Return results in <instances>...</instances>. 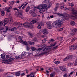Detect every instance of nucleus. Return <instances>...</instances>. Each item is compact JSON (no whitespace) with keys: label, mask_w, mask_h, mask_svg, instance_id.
<instances>
[{"label":"nucleus","mask_w":77,"mask_h":77,"mask_svg":"<svg viewBox=\"0 0 77 77\" xmlns=\"http://www.w3.org/2000/svg\"><path fill=\"white\" fill-rule=\"evenodd\" d=\"M63 17H64V18H60L59 19L57 20L54 21L52 24L53 27H57L59 25H61L63 24V22L65 21V20H68L70 17L69 15L66 13L64 15Z\"/></svg>","instance_id":"f257e3e1"},{"label":"nucleus","mask_w":77,"mask_h":77,"mask_svg":"<svg viewBox=\"0 0 77 77\" xmlns=\"http://www.w3.org/2000/svg\"><path fill=\"white\" fill-rule=\"evenodd\" d=\"M35 9H39V11L40 13H42L45 12V11L47 10V5L46 4L41 5L38 6V8L35 7Z\"/></svg>","instance_id":"f03ea898"},{"label":"nucleus","mask_w":77,"mask_h":77,"mask_svg":"<svg viewBox=\"0 0 77 77\" xmlns=\"http://www.w3.org/2000/svg\"><path fill=\"white\" fill-rule=\"evenodd\" d=\"M8 23V19H5L4 20L0 21V26H5Z\"/></svg>","instance_id":"7ed1b4c3"},{"label":"nucleus","mask_w":77,"mask_h":77,"mask_svg":"<svg viewBox=\"0 0 77 77\" xmlns=\"http://www.w3.org/2000/svg\"><path fill=\"white\" fill-rule=\"evenodd\" d=\"M23 26H24L26 28H31V29H33V27L32 24H30L27 23H24L22 24Z\"/></svg>","instance_id":"20e7f679"},{"label":"nucleus","mask_w":77,"mask_h":77,"mask_svg":"<svg viewBox=\"0 0 77 77\" xmlns=\"http://www.w3.org/2000/svg\"><path fill=\"white\" fill-rule=\"evenodd\" d=\"M15 15L17 17L19 18H20L21 19H25V20H27V18L26 17H23V15H22V13L20 12H16L15 13Z\"/></svg>","instance_id":"39448f33"},{"label":"nucleus","mask_w":77,"mask_h":77,"mask_svg":"<svg viewBox=\"0 0 77 77\" xmlns=\"http://www.w3.org/2000/svg\"><path fill=\"white\" fill-rule=\"evenodd\" d=\"M77 48V45H72L69 47V50L71 51L74 50H75Z\"/></svg>","instance_id":"423d86ee"},{"label":"nucleus","mask_w":77,"mask_h":77,"mask_svg":"<svg viewBox=\"0 0 77 77\" xmlns=\"http://www.w3.org/2000/svg\"><path fill=\"white\" fill-rule=\"evenodd\" d=\"M77 30V29L75 28L72 29L71 31V35H75V32H76Z\"/></svg>","instance_id":"0eeeda50"},{"label":"nucleus","mask_w":77,"mask_h":77,"mask_svg":"<svg viewBox=\"0 0 77 77\" xmlns=\"http://www.w3.org/2000/svg\"><path fill=\"white\" fill-rule=\"evenodd\" d=\"M17 25L18 26H19L17 27V29H21L22 27L23 26V25L22 24V23H21L20 22H17L16 23Z\"/></svg>","instance_id":"6e6552de"},{"label":"nucleus","mask_w":77,"mask_h":77,"mask_svg":"<svg viewBox=\"0 0 77 77\" xmlns=\"http://www.w3.org/2000/svg\"><path fill=\"white\" fill-rule=\"evenodd\" d=\"M43 35H47L48 33V30H47V29H45L43 30Z\"/></svg>","instance_id":"1a4fd4ad"},{"label":"nucleus","mask_w":77,"mask_h":77,"mask_svg":"<svg viewBox=\"0 0 77 77\" xmlns=\"http://www.w3.org/2000/svg\"><path fill=\"white\" fill-rule=\"evenodd\" d=\"M2 63H8L10 64L12 62L7 60H3L2 61Z\"/></svg>","instance_id":"9d476101"},{"label":"nucleus","mask_w":77,"mask_h":77,"mask_svg":"<svg viewBox=\"0 0 77 77\" xmlns=\"http://www.w3.org/2000/svg\"><path fill=\"white\" fill-rule=\"evenodd\" d=\"M72 14H73V15H75V16H76V17H77V11H75L74 8H72Z\"/></svg>","instance_id":"9b49d317"},{"label":"nucleus","mask_w":77,"mask_h":77,"mask_svg":"<svg viewBox=\"0 0 77 77\" xmlns=\"http://www.w3.org/2000/svg\"><path fill=\"white\" fill-rule=\"evenodd\" d=\"M60 69H61V70H62V71H65L66 70V69L65 67V66H61L60 67Z\"/></svg>","instance_id":"f8f14e48"},{"label":"nucleus","mask_w":77,"mask_h":77,"mask_svg":"<svg viewBox=\"0 0 77 77\" xmlns=\"http://www.w3.org/2000/svg\"><path fill=\"white\" fill-rule=\"evenodd\" d=\"M72 56L71 55H70L68 56L67 57H66V58H64L63 60L64 61H66V60H67L68 59H69L70 57H72Z\"/></svg>","instance_id":"ddd939ff"},{"label":"nucleus","mask_w":77,"mask_h":77,"mask_svg":"<svg viewBox=\"0 0 77 77\" xmlns=\"http://www.w3.org/2000/svg\"><path fill=\"white\" fill-rule=\"evenodd\" d=\"M47 24L48 26H47V28L48 29H51V28H52L51 25L50 23H48Z\"/></svg>","instance_id":"4468645a"},{"label":"nucleus","mask_w":77,"mask_h":77,"mask_svg":"<svg viewBox=\"0 0 77 77\" xmlns=\"http://www.w3.org/2000/svg\"><path fill=\"white\" fill-rule=\"evenodd\" d=\"M54 14H57V15H58V16H59V17H63V16H64V15L63 14H60V13H55Z\"/></svg>","instance_id":"2eb2a0df"},{"label":"nucleus","mask_w":77,"mask_h":77,"mask_svg":"<svg viewBox=\"0 0 77 77\" xmlns=\"http://www.w3.org/2000/svg\"><path fill=\"white\" fill-rule=\"evenodd\" d=\"M8 22H9L10 24H12V23L13 21L12 18H9V19H8Z\"/></svg>","instance_id":"dca6fc26"},{"label":"nucleus","mask_w":77,"mask_h":77,"mask_svg":"<svg viewBox=\"0 0 77 77\" xmlns=\"http://www.w3.org/2000/svg\"><path fill=\"white\" fill-rule=\"evenodd\" d=\"M70 18L71 19H72V20H75V19L77 18V17L72 15L71 16Z\"/></svg>","instance_id":"f3484780"},{"label":"nucleus","mask_w":77,"mask_h":77,"mask_svg":"<svg viewBox=\"0 0 77 77\" xmlns=\"http://www.w3.org/2000/svg\"><path fill=\"white\" fill-rule=\"evenodd\" d=\"M36 13L33 12H32L31 14V16L32 17H36Z\"/></svg>","instance_id":"a211bd4d"},{"label":"nucleus","mask_w":77,"mask_h":77,"mask_svg":"<svg viewBox=\"0 0 77 77\" xmlns=\"http://www.w3.org/2000/svg\"><path fill=\"white\" fill-rule=\"evenodd\" d=\"M48 50H49L48 48H46L44 49V52H45V53H47V52H48Z\"/></svg>","instance_id":"6ab92c4d"},{"label":"nucleus","mask_w":77,"mask_h":77,"mask_svg":"<svg viewBox=\"0 0 77 77\" xmlns=\"http://www.w3.org/2000/svg\"><path fill=\"white\" fill-rule=\"evenodd\" d=\"M47 41V38H44L43 39L42 41V42L43 43H45V42H46Z\"/></svg>","instance_id":"aec40b11"},{"label":"nucleus","mask_w":77,"mask_h":77,"mask_svg":"<svg viewBox=\"0 0 77 77\" xmlns=\"http://www.w3.org/2000/svg\"><path fill=\"white\" fill-rule=\"evenodd\" d=\"M34 73L31 72L30 75V77H35V75H34Z\"/></svg>","instance_id":"412c9836"},{"label":"nucleus","mask_w":77,"mask_h":77,"mask_svg":"<svg viewBox=\"0 0 77 77\" xmlns=\"http://www.w3.org/2000/svg\"><path fill=\"white\" fill-rule=\"evenodd\" d=\"M14 30H16V31L17 30V28H16V27H14V28H12L10 29V30H11V31H14Z\"/></svg>","instance_id":"4be33fe9"},{"label":"nucleus","mask_w":77,"mask_h":77,"mask_svg":"<svg viewBox=\"0 0 77 77\" xmlns=\"http://www.w3.org/2000/svg\"><path fill=\"white\" fill-rule=\"evenodd\" d=\"M57 44V43H56V42H55L51 44V47H53V46H55V45H56Z\"/></svg>","instance_id":"5701e85b"},{"label":"nucleus","mask_w":77,"mask_h":77,"mask_svg":"<svg viewBox=\"0 0 77 77\" xmlns=\"http://www.w3.org/2000/svg\"><path fill=\"white\" fill-rule=\"evenodd\" d=\"M4 9L5 10V11H6L7 12H10V10L8 8H5Z\"/></svg>","instance_id":"b1692460"},{"label":"nucleus","mask_w":77,"mask_h":77,"mask_svg":"<svg viewBox=\"0 0 77 77\" xmlns=\"http://www.w3.org/2000/svg\"><path fill=\"white\" fill-rule=\"evenodd\" d=\"M70 24L72 26H74V24H75V22L74 21H71L70 22Z\"/></svg>","instance_id":"393cba45"},{"label":"nucleus","mask_w":77,"mask_h":77,"mask_svg":"<svg viewBox=\"0 0 77 77\" xmlns=\"http://www.w3.org/2000/svg\"><path fill=\"white\" fill-rule=\"evenodd\" d=\"M20 73L19 72H17L15 73V75H16V76H20Z\"/></svg>","instance_id":"a878e982"},{"label":"nucleus","mask_w":77,"mask_h":77,"mask_svg":"<svg viewBox=\"0 0 77 77\" xmlns=\"http://www.w3.org/2000/svg\"><path fill=\"white\" fill-rule=\"evenodd\" d=\"M1 15H2V16H4V15L5 14V11H1Z\"/></svg>","instance_id":"bb28decb"},{"label":"nucleus","mask_w":77,"mask_h":77,"mask_svg":"<svg viewBox=\"0 0 77 77\" xmlns=\"http://www.w3.org/2000/svg\"><path fill=\"white\" fill-rule=\"evenodd\" d=\"M30 9V7H27L26 9V12H27L29 11V10Z\"/></svg>","instance_id":"cd10ccee"},{"label":"nucleus","mask_w":77,"mask_h":77,"mask_svg":"<svg viewBox=\"0 0 77 77\" xmlns=\"http://www.w3.org/2000/svg\"><path fill=\"white\" fill-rule=\"evenodd\" d=\"M1 57L2 59H5V55L4 54H2L1 55Z\"/></svg>","instance_id":"c85d7f7f"},{"label":"nucleus","mask_w":77,"mask_h":77,"mask_svg":"<svg viewBox=\"0 0 77 77\" xmlns=\"http://www.w3.org/2000/svg\"><path fill=\"white\" fill-rule=\"evenodd\" d=\"M28 43L30 45H34V44H35V43L33 42H28Z\"/></svg>","instance_id":"c756f323"},{"label":"nucleus","mask_w":77,"mask_h":77,"mask_svg":"<svg viewBox=\"0 0 77 77\" xmlns=\"http://www.w3.org/2000/svg\"><path fill=\"white\" fill-rule=\"evenodd\" d=\"M22 44H24V45H27V43L26 41H23L22 42Z\"/></svg>","instance_id":"7c9ffc66"},{"label":"nucleus","mask_w":77,"mask_h":77,"mask_svg":"<svg viewBox=\"0 0 77 77\" xmlns=\"http://www.w3.org/2000/svg\"><path fill=\"white\" fill-rule=\"evenodd\" d=\"M27 54V52H23L22 53V54L23 55V56H25V55H26V54Z\"/></svg>","instance_id":"2f4dec72"},{"label":"nucleus","mask_w":77,"mask_h":77,"mask_svg":"<svg viewBox=\"0 0 77 77\" xmlns=\"http://www.w3.org/2000/svg\"><path fill=\"white\" fill-rule=\"evenodd\" d=\"M54 63L55 64H56L57 65H58L60 63V61H55L54 62Z\"/></svg>","instance_id":"473e14b6"},{"label":"nucleus","mask_w":77,"mask_h":77,"mask_svg":"<svg viewBox=\"0 0 77 77\" xmlns=\"http://www.w3.org/2000/svg\"><path fill=\"white\" fill-rule=\"evenodd\" d=\"M31 23H32V24H34L36 23V20H33L31 21Z\"/></svg>","instance_id":"72a5a7b5"},{"label":"nucleus","mask_w":77,"mask_h":77,"mask_svg":"<svg viewBox=\"0 0 77 77\" xmlns=\"http://www.w3.org/2000/svg\"><path fill=\"white\" fill-rule=\"evenodd\" d=\"M6 57H7V59H8L9 60H10L11 59V56H6Z\"/></svg>","instance_id":"f704fd0d"},{"label":"nucleus","mask_w":77,"mask_h":77,"mask_svg":"<svg viewBox=\"0 0 77 77\" xmlns=\"http://www.w3.org/2000/svg\"><path fill=\"white\" fill-rule=\"evenodd\" d=\"M28 34L29 35V36H30L31 37H32V36H33V35L31 33L28 32Z\"/></svg>","instance_id":"c9c22d12"},{"label":"nucleus","mask_w":77,"mask_h":77,"mask_svg":"<svg viewBox=\"0 0 77 77\" xmlns=\"http://www.w3.org/2000/svg\"><path fill=\"white\" fill-rule=\"evenodd\" d=\"M57 39H58L59 41H62V40H63V37H60V38H58Z\"/></svg>","instance_id":"e433bc0d"},{"label":"nucleus","mask_w":77,"mask_h":77,"mask_svg":"<svg viewBox=\"0 0 77 77\" xmlns=\"http://www.w3.org/2000/svg\"><path fill=\"white\" fill-rule=\"evenodd\" d=\"M39 25L41 26H44V23L43 22H41L39 23Z\"/></svg>","instance_id":"4c0bfd02"},{"label":"nucleus","mask_w":77,"mask_h":77,"mask_svg":"<svg viewBox=\"0 0 77 77\" xmlns=\"http://www.w3.org/2000/svg\"><path fill=\"white\" fill-rule=\"evenodd\" d=\"M27 4H28V2H27L26 4L25 5V6L23 7L22 8V9H24V8H25V7H26V6H27Z\"/></svg>","instance_id":"58836bf2"},{"label":"nucleus","mask_w":77,"mask_h":77,"mask_svg":"<svg viewBox=\"0 0 77 77\" xmlns=\"http://www.w3.org/2000/svg\"><path fill=\"white\" fill-rule=\"evenodd\" d=\"M60 8L61 9H65V8H65V7L63 6H60Z\"/></svg>","instance_id":"ea45409f"},{"label":"nucleus","mask_w":77,"mask_h":77,"mask_svg":"<svg viewBox=\"0 0 77 77\" xmlns=\"http://www.w3.org/2000/svg\"><path fill=\"white\" fill-rule=\"evenodd\" d=\"M54 73H51L50 75V77H54Z\"/></svg>","instance_id":"a19ab883"},{"label":"nucleus","mask_w":77,"mask_h":77,"mask_svg":"<svg viewBox=\"0 0 77 77\" xmlns=\"http://www.w3.org/2000/svg\"><path fill=\"white\" fill-rule=\"evenodd\" d=\"M31 49L32 50V51H35L36 50V48L34 47H31Z\"/></svg>","instance_id":"79ce46f5"},{"label":"nucleus","mask_w":77,"mask_h":77,"mask_svg":"<svg viewBox=\"0 0 77 77\" xmlns=\"http://www.w3.org/2000/svg\"><path fill=\"white\" fill-rule=\"evenodd\" d=\"M19 39L20 40H22V39H23V38L21 36H20L19 37Z\"/></svg>","instance_id":"37998d69"},{"label":"nucleus","mask_w":77,"mask_h":77,"mask_svg":"<svg viewBox=\"0 0 77 77\" xmlns=\"http://www.w3.org/2000/svg\"><path fill=\"white\" fill-rule=\"evenodd\" d=\"M69 5L70 6H71L72 7V6H74V5L72 3H69Z\"/></svg>","instance_id":"c03bdc74"},{"label":"nucleus","mask_w":77,"mask_h":77,"mask_svg":"<svg viewBox=\"0 0 77 77\" xmlns=\"http://www.w3.org/2000/svg\"><path fill=\"white\" fill-rule=\"evenodd\" d=\"M73 73H74V72H71L70 73L69 75V77H70L71 75H72V74H73Z\"/></svg>","instance_id":"a18cd8bd"},{"label":"nucleus","mask_w":77,"mask_h":77,"mask_svg":"<svg viewBox=\"0 0 77 77\" xmlns=\"http://www.w3.org/2000/svg\"><path fill=\"white\" fill-rule=\"evenodd\" d=\"M37 27L38 29H41V27H41V26L40 25L38 26Z\"/></svg>","instance_id":"49530a36"},{"label":"nucleus","mask_w":77,"mask_h":77,"mask_svg":"<svg viewBox=\"0 0 77 77\" xmlns=\"http://www.w3.org/2000/svg\"><path fill=\"white\" fill-rule=\"evenodd\" d=\"M75 40H76V38H74L71 40V41L72 42H73V41H74Z\"/></svg>","instance_id":"de8ad7c7"},{"label":"nucleus","mask_w":77,"mask_h":77,"mask_svg":"<svg viewBox=\"0 0 77 77\" xmlns=\"http://www.w3.org/2000/svg\"><path fill=\"white\" fill-rule=\"evenodd\" d=\"M13 9L14 11H16V10H17V11H18V9H17V8H14Z\"/></svg>","instance_id":"09e8293b"},{"label":"nucleus","mask_w":77,"mask_h":77,"mask_svg":"<svg viewBox=\"0 0 77 77\" xmlns=\"http://www.w3.org/2000/svg\"><path fill=\"white\" fill-rule=\"evenodd\" d=\"M24 4H23L22 5L19 7H18V8H19V9H20L21 8V7L22 6H24Z\"/></svg>","instance_id":"8fccbe9b"},{"label":"nucleus","mask_w":77,"mask_h":77,"mask_svg":"<svg viewBox=\"0 0 77 77\" xmlns=\"http://www.w3.org/2000/svg\"><path fill=\"white\" fill-rule=\"evenodd\" d=\"M58 46H59V45H57L56 46L54 47L53 48H54V49H56V48H57V47H58Z\"/></svg>","instance_id":"3c124183"},{"label":"nucleus","mask_w":77,"mask_h":77,"mask_svg":"<svg viewBox=\"0 0 77 77\" xmlns=\"http://www.w3.org/2000/svg\"><path fill=\"white\" fill-rule=\"evenodd\" d=\"M68 77V75H67V74H65L64 75V77Z\"/></svg>","instance_id":"603ef678"},{"label":"nucleus","mask_w":77,"mask_h":77,"mask_svg":"<svg viewBox=\"0 0 77 77\" xmlns=\"http://www.w3.org/2000/svg\"><path fill=\"white\" fill-rule=\"evenodd\" d=\"M32 54V51H30L29 52V54Z\"/></svg>","instance_id":"864d4df0"},{"label":"nucleus","mask_w":77,"mask_h":77,"mask_svg":"<svg viewBox=\"0 0 77 77\" xmlns=\"http://www.w3.org/2000/svg\"><path fill=\"white\" fill-rule=\"evenodd\" d=\"M15 57L16 59H19V58H20V57H19L18 56H16Z\"/></svg>","instance_id":"5fc2aeb1"},{"label":"nucleus","mask_w":77,"mask_h":77,"mask_svg":"<svg viewBox=\"0 0 77 77\" xmlns=\"http://www.w3.org/2000/svg\"><path fill=\"white\" fill-rule=\"evenodd\" d=\"M57 10V7H56L54 8L55 11H56Z\"/></svg>","instance_id":"6e6d98bb"},{"label":"nucleus","mask_w":77,"mask_h":77,"mask_svg":"<svg viewBox=\"0 0 77 77\" xmlns=\"http://www.w3.org/2000/svg\"><path fill=\"white\" fill-rule=\"evenodd\" d=\"M50 18H54V16L53 15H51L50 16Z\"/></svg>","instance_id":"4d7b16f0"},{"label":"nucleus","mask_w":77,"mask_h":77,"mask_svg":"<svg viewBox=\"0 0 77 77\" xmlns=\"http://www.w3.org/2000/svg\"><path fill=\"white\" fill-rule=\"evenodd\" d=\"M77 65V62L76 61L75 63H74V65L75 66V65Z\"/></svg>","instance_id":"13d9d810"},{"label":"nucleus","mask_w":77,"mask_h":77,"mask_svg":"<svg viewBox=\"0 0 77 77\" xmlns=\"http://www.w3.org/2000/svg\"><path fill=\"white\" fill-rule=\"evenodd\" d=\"M29 49H30V48H29V47H28V46H27V48H26V49L27 50H29Z\"/></svg>","instance_id":"bf43d9fd"},{"label":"nucleus","mask_w":77,"mask_h":77,"mask_svg":"<svg viewBox=\"0 0 77 77\" xmlns=\"http://www.w3.org/2000/svg\"><path fill=\"white\" fill-rule=\"evenodd\" d=\"M4 29V28L3 27H0V30H2Z\"/></svg>","instance_id":"052dcab7"},{"label":"nucleus","mask_w":77,"mask_h":77,"mask_svg":"<svg viewBox=\"0 0 77 77\" xmlns=\"http://www.w3.org/2000/svg\"><path fill=\"white\" fill-rule=\"evenodd\" d=\"M63 30V28H60L59 29V31H62Z\"/></svg>","instance_id":"680f3d73"},{"label":"nucleus","mask_w":77,"mask_h":77,"mask_svg":"<svg viewBox=\"0 0 77 77\" xmlns=\"http://www.w3.org/2000/svg\"><path fill=\"white\" fill-rule=\"evenodd\" d=\"M8 9H9V10H11V9H12V7L10 6L9 7H8Z\"/></svg>","instance_id":"e2e57ef3"},{"label":"nucleus","mask_w":77,"mask_h":77,"mask_svg":"<svg viewBox=\"0 0 77 77\" xmlns=\"http://www.w3.org/2000/svg\"><path fill=\"white\" fill-rule=\"evenodd\" d=\"M49 70H50V71H51L52 70H53V68H49L48 69Z\"/></svg>","instance_id":"0e129e2a"},{"label":"nucleus","mask_w":77,"mask_h":77,"mask_svg":"<svg viewBox=\"0 0 77 77\" xmlns=\"http://www.w3.org/2000/svg\"><path fill=\"white\" fill-rule=\"evenodd\" d=\"M65 8H64V9H65V10H67V11L69 10V9H68V8L66 7H65Z\"/></svg>","instance_id":"69168bd1"},{"label":"nucleus","mask_w":77,"mask_h":77,"mask_svg":"<svg viewBox=\"0 0 77 77\" xmlns=\"http://www.w3.org/2000/svg\"><path fill=\"white\" fill-rule=\"evenodd\" d=\"M22 76H23V75H25V73H23L22 74H21Z\"/></svg>","instance_id":"338daca9"},{"label":"nucleus","mask_w":77,"mask_h":77,"mask_svg":"<svg viewBox=\"0 0 77 77\" xmlns=\"http://www.w3.org/2000/svg\"><path fill=\"white\" fill-rule=\"evenodd\" d=\"M38 47H42V45H38Z\"/></svg>","instance_id":"774afa93"}]
</instances>
